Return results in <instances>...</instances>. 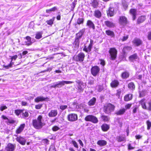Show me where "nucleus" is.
Returning <instances> with one entry per match:
<instances>
[{"label": "nucleus", "mask_w": 151, "mask_h": 151, "mask_svg": "<svg viewBox=\"0 0 151 151\" xmlns=\"http://www.w3.org/2000/svg\"><path fill=\"white\" fill-rule=\"evenodd\" d=\"M97 91L98 92H101L104 89L103 85L102 84L98 85L97 86Z\"/></svg>", "instance_id": "8fccbe9b"}, {"label": "nucleus", "mask_w": 151, "mask_h": 151, "mask_svg": "<svg viewBox=\"0 0 151 151\" xmlns=\"http://www.w3.org/2000/svg\"><path fill=\"white\" fill-rule=\"evenodd\" d=\"M86 122H90L93 124H96L99 122L98 118L95 116L92 115H89L86 116L84 118Z\"/></svg>", "instance_id": "0eeeda50"}, {"label": "nucleus", "mask_w": 151, "mask_h": 151, "mask_svg": "<svg viewBox=\"0 0 151 151\" xmlns=\"http://www.w3.org/2000/svg\"><path fill=\"white\" fill-rule=\"evenodd\" d=\"M85 57V54L82 52H81L77 55H74L73 57V59L76 62H82L84 60Z\"/></svg>", "instance_id": "423d86ee"}, {"label": "nucleus", "mask_w": 151, "mask_h": 151, "mask_svg": "<svg viewBox=\"0 0 151 151\" xmlns=\"http://www.w3.org/2000/svg\"><path fill=\"white\" fill-rule=\"evenodd\" d=\"M93 44V41L92 40H90V43L88 47L85 44L83 46V51L86 53H88L91 51Z\"/></svg>", "instance_id": "1a4fd4ad"}, {"label": "nucleus", "mask_w": 151, "mask_h": 151, "mask_svg": "<svg viewBox=\"0 0 151 151\" xmlns=\"http://www.w3.org/2000/svg\"><path fill=\"white\" fill-rule=\"evenodd\" d=\"M96 98L95 97H93L88 102V104L89 106L94 105L96 101Z\"/></svg>", "instance_id": "58836bf2"}, {"label": "nucleus", "mask_w": 151, "mask_h": 151, "mask_svg": "<svg viewBox=\"0 0 151 151\" xmlns=\"http://www.w3.org/2000/svg\"><path fill=\"white\" fill-rule=\"evenodd\" d=\"M67 106L66 105H61L60 106V108L62 110H64L67 108Z\"/></svg>", "instance_id": "680f3d73"}, {"label": "nucleus", "mask_w": 151, "mask_h": 151, "mask_svg": "<svg viewBox=\"0 0 151 151\" xmlns=\"http://www.w3.org/2000/svg\"><path fill=\"white\" fill-rule=\"evenodd\" d=\"M133 96L132 93H128L126 94L124 96V100L125 101H131L133 98Z\"/></svg>", "instance_id": "5701e85b"}, {"label": "nucleus", "mask_w": 151, "mask_h": 151, "mask_svg": "<svg viewBox=\"0 0 151 151\" xmlns=\"http://www.w3.org/2000/svg\"><path fill=\"white\" fill-rule=\"evenodd\" d=\"M122 93V91L120 89H119L116 90V96L118 97H119L120 96L121 94Z\"/></svg>", "instance_id": "5fc2aeb1"}, {"label": "nucleus", "mask_w": 151, "mask_h": 151, "mask_svg": "<svg viewBox=\"0 0 151 151\" xmlns=\"http://www.w3.org/2000/svg\"><path fill=\"white\" fill-rule=\"evenodd\" d=\"M132 104V103H128L126 104L125 106L124 109H126V110L127 109H129L130 108Z\"/></svg>", "instance_id": "6e6d98bb"}, {"label": "nucleus", "mask_w": 151, "mask_h": 151, "mask_svg": "<svg viewBox=\"0 0 151 151\" xmlns=\"http://www.w3.org/2000/svg\"><path fill=\"white\" fill-rule=\"evenodd\" d=\"M58 113V112L57 110H52L49 113L48 115L50 117H54L57 115Z\"/></svg>", "instance_id": "bb28decb"}, {"label": "nucleus", "mask_w": 151, "mask_h": 151, "mask_svg": "<svg viewBox=\"0 0 151 151\" xmlns=\"http://www.w3.org/2000/svg\"><path fill=\"white\" fill-rule=\"evenodd\" d=\"M97 144L100 146L102 147L106 145L107 142L105 140H98L97 142Z\"/></svg>", "instance_id": "72a5a7b5"}, {"label": "nucleus", "mask_w": 151, "mask_h": 151, "mask_svg": "<svg viewBox=\"0 0 151 151\" xmlns=\"http://www.w3.org/2000/svg\"><path fill=\"white\" fill-rule=\"evenodd\" d=\"M146 19V16L145 15H141L139 17L136 21V24L139 25L144 22Z\"/></svg>", "instance_id": "ddd939ff"}, {"label": "nucleus", "mask_w": 151, "mask_h": 151, "mask_svg": "<svg viewBox=\"0 0 151 151\" xmlns=\"http://www.w3.org/2000/svg\"><path fill=\"white\" fill-rule=\"evenodd\" d=\"M105 33L107 35L110 36L111 37H115V34L114 32L110 30L109 29L106 30Z\"/></svg>", "instance_id": "f704fd0d"}, {"label": "nucleus", "mask_w": 151, "mask_h": 151, "mask_svg": "<svg viewBox=\"0 0 151 151\" xmlns=\"http://www.w3.org/2000/svg\"><path fill=\"white\" fill-rule=\"evenodd\" d=\"M132 49V47L131 46H124L122 50L124 54L126 53V51H129Z\"/></svg>", "instance_id": "a19ab883"}, {"label": "nucleus", "mask_w": 151, "mask_h": 151, "mask_svg": "<svg viewBox=\"0 0 151 151\" xmlns=\"http://www.w3.org/2000/svg\"><path fill=\"white\" fill-rule=\"evenodd\" d=\"M24 38L26 39L28 41V43H27V42H25L26 45L27 46H29L32 44V42L31 41V37L27 36L24 37Z\"/></svg>", "instance_id": "79ce46f5"}, {"label": "nucleus", "mask_w": 151, "mask_h": 151, "mask_svg": "<svg viewBox=\"0 0 151 151\" xmlns=\"http://www.w3.org/2000/svg\"><path fill=\"white\" fill-rule=\"evenodd\" d=\"M42 141L44 144H46V145H48L49 144V140L47 139H43L42 140Z\"/></svg>", "instance_id": "bf43d9fd"}, {"label": "nucleus", "mask_w": 151, "mask_h": 151, "mask_svg": "<svg viewBox=\"0 0 151 151\" xmlns=\"http://www.w3.org/2000/svg\"><path fill=\"white\" fill-rule=\"evenodd\" d=\"M146 95V92L145 91L142 90L139 92V98H142L145 96Z\"/></svg>", "instance_id": "09e8293b"}, {"label": "nucleus", "mask_w": 151, "mask_h": 151, "mask_svg": "<svg viewBox=\"0 0 151 151\" xmlns=\"http://www.w3.org/2000/svg\"><path fill=\"white\" fill-rule=\"evenodd\" d=\"M118 22L120 25L123 27H125L129 24V21L127 18L126 16L123 15L119 16Z\"/></svg>", "instance_id": "39448f33"}, {"label": "nucleus", "mask_w": 151, "mask_h": 151, "mask_svg": "<svg viewBox=\"0 0 151 151\" xmlns=\"http://www.w3.org/2000/svg\"><path fill=\"white\" fill-rule=\"evenodd\" d=\"M100 71V68L97 65L92 66L91 69V74L95 77L99 74Z\"/></svg>", "instance_id": "6e6552de"}, {"label": "nucleus", "mask_w": 151, "mask_h": 151, "mask_svg": "<svg viewBox=\"0 0 151 151\" xmlns=\"http://www.w3.org/2000/svg\"><path fill=\"white\" fill-rule=\"evenodd\" d=\"M139 103L141 105L142 108L143 109L147 110L149 111H151V101L148 102L149 105L148 107L146 105V99L145 98H144L140 100L139 101Z\"/></svg>", "instance_id": "20e7f679"}, {"label": "nucleus", "mask_w": 151, "mask_h": 151, "mask_svg": "<svg viewBox=\"0 0 151 151\" xmlns=\"http://www.w3.org/2000/svg\"><path fill=\"white\" fill-rule=\"evenodd\" d=\"M84 19L83 18H79L77 20V23L79 25L82 24L84 23Z\"/></svg>", "instance_id": "de8ad7c7"}, {"label": "nucleus", "mask_w": 151, "mask_h": 151, "mask_svg": "<svg viewBox=\"0 0 151 151\" xmlns=\"http://www.w3.org/2000/svg\"><path fill=\"white\" fill-rule=\"evenodd\" d=\"M76 83L78 84L77 86V90L79 92H81L84 90V86L83 83L79 80L76 81Z\"/></svg>", "instance_id": "f8f14e48"}, {"label": "nucleus", "mask_w": 151, "mask_h": 151, "mask_svg": "<svg viewBox=\"0 0 151 151\" xmlns=\"http://www.w3.org/2000/svg\"><path fill=\"white\" fill-rule=\"evenodd\" d=\"M126 112V109L123 108L120 109L119 110L115 113V114L117 115H121L124 114Z\"/></svg>", "instance_id": "e433bc0d"}, {"label": "nucleus", "mask_w": 151, "mask_h": 151, "mask_svg": "<svg viewBox=\"0 0 151 151\" xmlns=\"http://www.w3.org/2000/svg\"><path fill=\"white\" fill-rule=\"evenodd\" d=\"M42 32H37L35 36V38L37 39H39L42 38Z\"/></svg>", "instance_id": "49530a36"}, {"label": "nucleus", "mask_w": 151, "mask_h": 151, "mask_svg": "<svg viewBox=\"0 0 151 151\" xmlns=\"http://www.w3.org/2000/svg\"><path fill=\"white\" fill-rule=\"evenodd\" d=\"M72 142L73 145L74 146L77 148H78V144H77L76 142L74 140H72Z\"/></svg>", "instance_id": "e2e57ef3"}, {"label": "nucleus", "mask_w": 151, "mask_h": 151, "mask_svg": "<svg viewBox=\"0 0 151 151\" xmlns=\"http://www.w3.org/2000/svg\"><path fill=\"white\" fill-rule=\"evenodd\" d=\"M42 106V104H39L35 105V108L37 109H41Z\"/></svg>", "instance_id": "13d9d810"}, {"label": "nucleus", "mask_w": 151, "mask_h": 151, "mask_svg": "<svg viewBox=\"0 0 151 151\" xmlns=\"http://www.w3.org/2000/svg\"><path fill=\"white\" fill-rule=\"evenodd\" d=\"M1 118L3 120H7L8 121L6 122V123L7 124H13L15 122V121L13 119L9 120L8 118L5 116L2 115L1 116Z\"/></svg>", "instance_id": "cd10ccee"}, {"label": "nucleus", "mask_w": 151, "mask_h": 151, "mask_svg": "<svg viewBox=\"0 0 151 151\" xmlns=\"http://www.w3.org/2000/svg\"><path fill=\"white\" fill-rule=\"evenodd\" d=\"M100 118L104 122H109L110 120V118L108 116L104 114L101 115Z\"/></svg>", "instance_id": "473e14b6"}, {"label": "nucleus", "mask_w": 151, "mask_h": 151, "mask_svg": "<svg viewBox=\"0 0 151 151\" xmlns=\"http://www.w3.org/2000/svg\"><path fill=\"white\" fill-rule=\"evenodd\" d=\"M43 117L41 115H39L37 119H33L32 124L33 127L36 129H41L45 125V123L43 122Z\"/></svg>", "instance_id": "f257e3e1"}, {"label": "nucleus", "mask_w": 151, "mask_h": 151, "mask_svg": "<svg viewBox=\"0 0 151 151\" xmlns=\"http://www.w3.org/2000/svg\"><path fill=\"white\" fill-rule=\"evenodd\" d=\"M147 38L148 40H151V31L148 32L147 35Z\"/></svg>", "instance_id": "0e129e2a"}, {"label": "nucleus", "mask_w": 151, "mask_h": 151, "mask_svg": "<svg viewBox=\"0 0 151 151\" xmlns=\"http://www.w3.org/2000/svg\"><path fill=\"white\" fill-rule=\"evenodd\" d=\"M85 31V28H84L80 30L78 33L76 34V37L75 38L80 40L83 35Z\"/></svg>", "instance_id": "412c9836"}, {"label": "nucleus", "mask_w": 151, "mask_h": 151, "mask_svg": "<svg viewBox=\"0 0 151 151\" xmlns=\"http://www.w3.org/2000/svg\"><path fill=\"white\" fill-rule=\"evenodd\" d=\"M104 23L105 25L109 28H113L115 27V23L108 20L105 21L104 22Z\"/></svg>", "instance_id": "a211bd4d"}, {"label": "nucleus", "mask_w": 151, "mask_h": 151, "mask_svg": "<svg viewBox=\"0 0 151 151\" xmlns=\"http://www.w3.org/2000/svg\"><path fill=\"white\" fill-rule=\"evenodd\" d=\"M109 58L110 60L114 61L116 59L117 57V51L115 47H111L108 51Z\"/></svg>", "instance_id": "7ed1b4c3"}, {"label": "nucleus", "mask_w": 151, "mask_h": 151, "mask_svg": "<svg viewBox=\"0 0 151 151\" xmlns=\"http://www.w3.org/2000/svg\"><path fill=\"white\" fill-rule=\"evenodd\" d=\"M109 129V125L106 123L102 124L101 126V130L104 132L107 131Z\"/></svg>", "instance_id": "393cba45"}, {"label": "nucleus", "mask_w": 151, "mask_h": 151, "mask_svg": "<svg viewBox=\"0 0 151 151\" xmlns=\"http://www.w3.org/2000/svg\"><path fill=\"white\" fill-rule=\"evenodd\" d=\"M129 13L132 16V20H134L136 18L137 9H135L132 8L130 9Z\"/></svg>", "instance_id": "6ab92c4d"}, {"label": "nucleus", "mask_w": 151, "mask_h": 151, "mask_svg": "<svg viewBox=\"0 0 151 151\" xmlns=\"http://www.w3.org/2000/svg\"><path fill=\"white\" fill-rule=\"evenodd\" d=\"M86 24L87 26H88L90 28H92L93 30L95 29V25L93 23L91 20H88Z\"/></svg>", "instance_id": "7c9ffc66"}, {"label": "nucleus", "mask_w": 151, "mask_h": 151, "mask_svg": "<svg viewBox=\"0 0 151 151\" xmlns=\"http://www.w3.org/2000/svg\"><path fill=\"white\" fill-rule=\"evenodd\" d=\"M129 36L128 35H127L126 36H124L122 37V38L120 39V40L122 42H124L127 40L129 38Z\"/></svg>", "instance_id": "864d4df0"}, {"label": "nucleus", "mask_w": 151, "mask_h": 151, "mask_svg": "<svg viewBox=\"0 0 151 151\" xmlns=\"http://www.w3.org/2000/svg\"><path fill=\"white\" fill-rule=\"evenodd\" d=\"M128 87L130 90L133 91L135 90V86L133 82H131L128 84Z\"/></svg>", "instance_id": "4c0bfd02"}, {"label": "nucleus", "mask_w": 151, "mask_h": 151, "mask_svg": "<svg viewBox=\"0 0 151 151\" xmlns=\"http://www.w3.org/2000/svg\"><path fill=\"white\" fill-rule=\"evenodd\" d=\"M25 126L24 123L20 125L15 130V133L17 134H21L24 130Z\"/></svg>", "instance_id": "2eb2a0df"}, {"label": "nucleus", "mask_w": 151, "mask_h": 151, "mask_svg": "<svg viewBox=\"0 0 151 151\" xmlns=\"http://www.w3.org/2000/svg\"><path fill=\"white\" fill-rule=\"evenodd\" d=\"M55 17H53L52 18L47 20L46 21L47 24L51 26L54 23V22L55 20Z\"/></svg>", "instance_id": "c03bdc74"}, {"label": "nucleus", "mask_w": 151, "mask_h": 151, "mask_svg": "<svg viewBox=\"0 0 151 151\" xmlns=\"http://www.w3.org/2000/svg\"><path fill=\"white\" fill-rule=\"evenodd\" d=\"M93 16L96 18L100 19L102 16L101 12L99 9H96L94 11Z\"/></svg>", "instance_id": "4be33fe9"}, {"label": "nucleus", "mask_w": 151, "mask_h": 151, "mask_svg": "<svg viewBox=\"0 0 151 151\" xmlns=\"http://www.w3.org/2000/svg\"><path fill=\"white\" fill-rule=\"evenodd\" d=\"M23 110L22 109H16L14 110V113L16 114V115L18 116L20 114L22 113V111H23Z\"/></svg>", "instance_id": "3c124183"}, {"label": "nucleus", "mask_w": 151, "mask_h": 151, "mask_svg": "<svg viewBox=\"0 0 151 151\" xmlns=\"http://www.w3.org/2000/svg\"><path fill=\"white\" fill-rule=\"evenodd\" d=\"M129 59L130 61L133 62L136 59L139 60V58L137 54L135 53L129 56Z\"/></svg>", "instance_id": "a878e982"}, {"label": "nucleus", "mask_w": 151, "mask_h": 151, "mask_svg": "<svg viewBox=\"0 0 151 151\" xmlns=\"http://www.w3.org/2000/svg\"><path fill=\"white\" fill-rule=\"evenodd\" d=\"M129 76V73L127 71L122 72L121 75V77L123 79H126L128 78Z\"/></svg>", "instance_id": "2f4dec72"}, {"label": "nucleus", "mask_w": 151, "mask_h": 151, "mask_svg": "<svg viewBox=\"0 0 151 151\" xmlns=\"http://www.w3.org/2000/svg\"><path fill=\"white\" fill-rule=\"evenodd\" d=\"M94 83V80L93 78L92 77L91 78L88 80V84L92 85Z\"/></svg>", "instance_id": "4d7b16f0"}, {"label": "nucleus", "mask_w": 151, "mask_h": 151, "mask_svg": "<svg viewBox=\"0 0 151 151\" xmlns=\"http://www.w3.org/2000/svg\"><path fill=\"white\" fill-rule=\"evenodd\" d=\"M74 83L73 81H59L58 83V86H64L65 84H68L72 83Z\"/></svg>", "instance_id": "c9c22d12"}, {"label": "nucleus", "mask_w": 151, "mask_h": 151, "mask_svg": "<svg viewBox=\"0 0 151 151\" xmlns=\"http://www.w3.org/2000/svg\"><path fill=\"white\" fill-rule=\"evenodd\" d=\"M132 43L136 46H139L142 44V41L140 39L135 38L132 41Z\"/></svg>", "instance_id": "b1692460"}, {"label": "nucleus", "mask_w": 151, "mask_h": 151, "mask_svg": "<svg viewBox=\"0 0 151 151\" xmlns=\"http://www.w3.org/2000/svg\"><path fill=\"white\" fill-rule=\"evenodd\" d=\"M16 147L15 144L12 143H8L5 149L6 151H14Z\"/></svg>", "instance_id": "9b49d317"}, {"label": "nucleus", "mask_w": 151, "mask_h": 151, "mask_svg": "<svg viewBox=\"0 0 151 151\" xmlns=\"http://www.w3.org/2000/svg\"><path fill=\"white\" fill-rule=\"evenodd\" d=\"M114 9L113 7H109L108 10L106 11L107 16L110 17L113 16L114 14Z\"/></svg>", "instance_id": "aec40b11"}, {"label": "nucleus", "mask_w": 151, "mask_h": 151, "mask_svg": "<svg viewBox=\"0 0 151 151\" xmlns=\"http://www.w3.org/2000/svg\"><path fill=\"white\" fill-rule=\"evenodd\" d=\"M58 9L57 7L55 6L52 8H51L49 9H47L46 10V12L48 13H50V12H55V11L57 10Z\"/></svg>", "instance_id": "a18cd8bd"}, {"label": "nucleus", "mask_w": 151, "mask_h": 151, "mask_svg": "<svg viewBox=\"0 0 151 151\" xmlns=\"http://www.w3.org/2000/svg\"><path fill=\"white\" fill-rule=\"evenodd\" d=\"M49 100V98L47 97L45 98L43 96H39L37 97L35 99V101L37 103L40 102H42L44 101Z\"/></svg>", "instance_id": "f3484780"}, {"label": "nucleus", "mask_w": 151, "mask_h": 151, "mask_svg": "<svg viewBox=\"0 0 151 151\" xmlns=\"http://www.w3.org/2000/svg\"><path fill=\"white\" fill-rule=\"evenodd\" d=\"M116 139L118 142H125L126 141L125 137L121 135L117 136Z\"/></svg>", "instance_id": "c756f323"}, {"label": "nucleus", "mask_w": 151, "mask_h": 151, "mask_svg": "<svg viewBox=\"0 0 151 151\" xmlns=\"http://www.w3.org/2000/svg\"><path fill=\"white\" fill-rule=\"evenodd\" d=\"M91 4L93 8H97L99 5V3L97 0H93Z\"/></svg>", "instance_id": "37998d69"}, {"label": "nucleus", "mask_w": 151, "mask_h": 151, "mask_svg": "<svg viewBox=\"0 0 151 151\" xmlns=\"http://www.w3.org/2000/svg\"><path fill=\"white\" fill-rule=\"evenodd\" d=\"M146 123L147 125V129L149 130L151 127V122L150 120H148L146 121Z\"/></svg>", "instance_id": "603ef678"}, {"label": "nucleus", "mask_w": 151, "mask_h": 151, "mask_svg": "<svg viewBox=\"0 0 151 151\" xmlns=\"http://www.w3.org/2000/svg\"><path fill=\"white\" fill-rule=\"evenodd\" d=\"M119 85V81L117 79H114L111 81L110 83V86L112 88H116Z\"/></svg>", "instance_id": "dca6fc26"}, {"label": "nucleus", "mask_w": 151, "mask_h": 151, "mask_svg": "<svg viewBox=\"0 0 151 151\" xmlns=\"http://www.w3.org/2000/svg\"><path fill=\"white\" fill-rule=\"evenodd\" d=\"M48 151H56L55 146L54 145H51Z\"/></svg>", "instance_id": "69168bd1"}, {"label": "nucleus", "mask_w": 151, "mask_h": 151, "mask_svg": "<svg viewBox=\"0 0 151 151\" xmlns=\"http://www.w3.org/2000/svg\"><path fill=\"white\" fill-rule=\"evenodd\" d=\"M78 116L76 114L71 113L67 116L68 120L70 122H74L78 120Z\"/></svg>", "instance_id": "9d476101"}, {"label": "nucleus", "mask_w": 151, "mask_h": 151, "mask_svg": "<svg viewBox=\"0 0 151 151\" xmlns=\"http://www.w3.org/2000/svg\"><path fill=\"white\" fill-rule=\"evenodd\" d=\"M23 110L22 112V118L25 119L29 116V114L28 111L26 110L22 109Z\"/></svg>", "instance_id": "ea45409f"}, {"label": "nucleus", "mask_w": 151, "mask_h": 151, "mask_svg": "<svg viewBox=\"0 0 151 151\" xmlns=\"http://www.w3.org/2000/svg\"><path fill=\"white\" fill-rule=\"evenodd\" d=\"M122 5L123 8L125 9H127L128 7V5L126 2L122 3Z\"/></svg>", "instance_id": "774afa93"}, {"label": "nucleus", "mask_w": 151, "mask_h": 151, "mask_svg": "<svg viewBox=\"0 0 151 151\" xmlns=\"http://www.w3.org/2000/svg\"><path fill=\"white\" fill-rule=\"evenodd\" d=\"M16 140L22 145H25L26 142V140L24 138L21 136L17 137L16 138Z\"/></svg>", "instance_id": "4468645a"}, {"label": "nucleus", "mask_w": 151, "mask_h": 151, "mask_svg": "<svg viewBox=\"0 0 151 151\" xmlns=\"http://www.w3.org/2000/svg\"><path fill=\"white\" fill-rule=\"evenodd\" d=\"M115 106L112 104L108 103L104 105L103 107V111L106 114H111L115 110Z\"/></svg>", "instance_id": "f03ea898"}, {"label": "nucleus", "mask_w": 151, "mask_h": 151, "mask_svg": "<svg viewBox=\"0 0 151 151\" xmlns=\"http://www.w3.org/2000/svg\"><path fill=\"white\" fill-rule=\"evenodd\" d=\"M59 129V128L58 126H55L52 127V129L53 131H56L58 130Z\"/></svg>", "instance_id": "338daca9"}, {"label": "nucleus", "mask_w": 151, "mask_h": 151, "mask_svg": "<svg viewBox=\"0 0 151 151\" xmlns=\"http://www.w3.org/2000/svg\"><path fill=\"white\" fill-rule=\"evenodd\" d=\"M11 61H12L13 60H15L18 58V56L17 55H15L13 56H10Z\"/></svg>", "instance_id": "052dcab7"}, {"label": "nucleus", "mask_w": 151, "mask_h": 151, "mask_svg": "<svg viewBox=\"0 0 151 151\" xmlns=\"http://www.w3.org/2000/svg\"><path fill=\"white\" fill-rule=\"evenodd\" d=\"M80 42V40L75 38L74 41L73 43L74 47L78 49L79 47Z\"/></svg>", "instance_id": "c85d7f7f"}]
</instances>
